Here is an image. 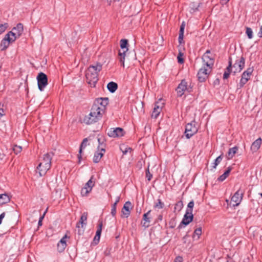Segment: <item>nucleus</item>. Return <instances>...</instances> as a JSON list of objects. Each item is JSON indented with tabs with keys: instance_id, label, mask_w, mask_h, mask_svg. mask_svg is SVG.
Wrapping results in <instances>:
<instances>
[{
	"instance_id": "obj_9",
	"label": "nucleus",
	"mask_w": 262,
	"mask_h": 262,
	"mask_svg": "<svg viewBox=\"0 0 262 262\" xmlns=\"http://www.w3.org/2000/svg\"><path fill=\"white\" fill-rule=\"evenodd\" d=\"M36 79L39 90L40 91H43L45 87L48 85L47 76L45 73L40 72L37 76Z\"/></svg>"
},
{
	"instance_id": "obj_3",
	"label": "nucleus",
	"mask_w": 262,
	"mask_h": 262,
	"mask_svg": "<svg viewBox=\"0 0 262 262\" xmlns=\"http://www.w3.org/2000/svg\"><path fill=\"white\" fill-rule=\"evenodd\" d=\"M95 106H92L90 114L85 116L83 119V122L86 124H92L100 120L102 115L98 112Z\"/></svg>"
},
{
	"instance_id": "obj_42",
	"label": "nucleus",
	"mask_w": 262,
	"mask_h": 262,
	"mask_svg": "<svg viewBox=\"0 0 262 262\" xmlns=\"http://www.w3.org/2000/svg\"><path fill=\"white\" fill-rule=\"evenodd\" d=\"M201 3L196 4L194 2L191 3L190 5L192 9L196 11L198 10L199 7H200Z\"/></svg>"
},
{
	"instance_id": "obj_24",
	"label": "nucleus",
	"mask_w": 262,
	"mask_h": 262,
	"mask_svg": "<svg viewBox=\"0 0 262 262\" xmlns=\"http://www.w3.org/2000/svg\"><path fill=\"white\" fill-rule=\"evenodd\" d=\"M88 217V213L83 212L80 219L78 223L76 224V228H79V226H81V227H83L84 226L86 225V220Z\"/></svg>"
},
{
	"instance_id": "obj_30",
	"label": "nucleus",
	"mask_w": 262,
	"mask_h": 262,
	"mask_svg": "<svg viewBox=\"0 0 262 262\" xmlns=\"http://www.w3.org/2000/svg\"><path fill=\"white\" fill-rule=\"evenodd\" d=\"M107 88L111 93H114L118 88V84L112 81L107 84Z\"/></svg>"
},
{
	"instance_id": "obj_12",
	"label": "nucleus",
	"mask_w": 262,
	"mask_h": 262,
	"mask_svg": "<svg viewBox=\"0 0 262 262\" xmlns=\"http://www.w3.org/2000/svg\"><path fill=\"white\" fill-rule=\"evenodd\" d=\"M93 176L86 183L84 186L81 188V194L82 196H87L92 191L93 187L95 185V182L92 181Z\"/></svg>"
},
{
	"instance_id": "obj_11",
	"label": "nucleus",
	"mask_w": 262,
	"mask_h": 262,
	"mask_svg": "<svg viewBox=\"0 0 262 262\" xmlns=\"http://www.w3.org/2000/svg\"><path fill=\"white\" fill-rule=\"evenodd\" d=\"M15 40V37H11L8 34H6L0 43L1 51L6 50L9 46V45L13 42Z\"/></svg>"
},
{
	"instance_id": "obj_61",
	"label": "nucleus",
	"mask_w": 262,
	"mask_h": 262,
	"mask_svg": "<svg viewBox=\"0 0 262 262\" xmlns=\"http://www.w3.org/2000/svg\"><path fill=\"white\" fill-rule=\"evenodd\" d=\"M222 1L224 2L225 4L227 3L229 1V0H222Z\"/></svg>"
},
{
	"instance_id": "obj_31",
	"label": "nucleus",
	"mask_w": 262,
	"mask_h": 262,
	"mask_svg": "<svg viewBox=\"0 0 262 262\" xmlns=\"http://www.w3.org/2000/svg\"><path fill=\"white\" fill-rule=\"evenodd\" d=\"M231 169L232 168L231 167H228L227 169L224 172V173L223 174H222L218 178L217 180L221 182L224 181L229 176Z\"/></svg>"
},
{
	"instance_id": "obj_36",
	"label": "nucleus",
	"mask_w": 262,
	"mask_h": 262,
	"mask_svg": "<svg viewBox=\"0 0 262 262\" xmlns=\"http://www.w3.org/2000/svg\"><path fill=\"white\" fill-rule=\"evenodd\" d=\"M246 34H247L249 39H251L253 38V31L251 28L247 27Z\"/></svg>"
},
{
	"instance_id": "obj_6",
	"label": "nucleus",
	"mask_w": 262,
	"mask_h": 262,
	"mask_svg": "<svg viewBox=\"0 0 262 262\" xmlns=\"http://www.w3.org/2000/svg\"><path fill=\"white\" fill-rule=\"evenodd\" d=\"M196 125V123L195 121H192L186 124L185 134L187 139H190L198 132V128Z\"/></svg>"
},
{
	"instance_id": "obj_5",
	"label": "nucleus",
	"mask_w": 262,
	"mask_h": 262,
	"mask_svg": "<svg viewBox=\"0 0 262 262\" xmlns=\"http://www.w3.org/2000/svg\"><path fill=\"white\" fill-rule=\"evenodd\" d=\"M128 40L126 39H122L120 40V47L121 50L119 51L118 55L119 56V61L121 63V66L124 67V60L126 56V53L128 50Z\"/></svg>"
},
{
	"instance_id": "obj_41",
	"label": "nucleus",
	"mask_w": 262,
	"mask_h": 262,
	"mask_svg": "<svg viewBox=\"0 0 262 262\" xmlns=\"http://www.w3.org/2000/svg\"><path fill=\"white\" fill-rule=\"evenodd\" d=\"M201 234H202V228L201 227L198 228L194 230V233H193V237H194L195 235H197L198 238H199L200 236L201 235Z\"/></svg>"
},
{
	"instance_id": "obj_43",
	"label": "nucleus",
	"mask_w": 262,
	"mask_h": 262,
	"mask_svg": "<svg viewBox=\"0 0 262 262\" xmlns=\"http://www.w3.org/2000/svg\"><path fill=\"white\" fill-rule=\"evenodd\" d=\"M116 208L117 205H116V203H114L112 206L111 209V214L113 216H115L116 214Z\"/></svg>"
},
{
	"instance_id": "obj_7",
	"label": "nucleus",
	"mask_w": 262,
	"mask_h": 262,
	"mask_svg": "<svg viewBox=\"0 0 262 262\" xmlns=\"http://www.w3.org/2000/svg\"><path fill=\"white\" fill-rule=\"evenodd\" d=\"M211 67L203 65V67L199 70L198 73V78L200 82H204L208 78L209 74L212 71Z\"/></svg>"
},
{
	"instance_id": "obj_2",
	"label": "nucleus",
	"mask_w": 262,
	"mask_h": 262,
	"mask_svg": "<svg viewBox=\"0 0 262 262\" xmlns=\"http://www.w3.org/2000/svg\"><path fill=\"white\" fill-rule=\"evenodd\" d=\"M54 156L53 152L44 154L41 162L38 164L37 168L39 171L40 176H44L49 170L51 166V160Z\"/></svg>"
},
{
	"instance_id": "obj_23",
	"label": "nucleus",
	"mask_w": 262,
	"mask_h": 262,
	"mask_svg": "<svg viewBox=\"0 0 262 262\" xmlns=\"http://www.w3.org/2000/svg\"><path fill=\"white\" fill-rule=\"evenodd\" d=\"M163 104V103H162V105L160 106L158 105V102H156L155 103V107L154 108V110L151 114L152 118H154L155 119L158 118L159 115L160 114V113L161 111Z\"/></svg>"
},
{
	"instance_id": "obj_29",
	"label": "nucleus",
	"mask_w": 262,
	"mask_h": 262,
	"mask_svg": "<svg viewBox=\"0 0 262 262\" xmlns=\"http://www.w3.org/2000/svg\"><path fill=\"white\" fill-rule=\"evenodd\" d=\"M238 150V147L237 146H234L232 148H230L227 154V158L228 159H232Z\"/></svg>"
},
{
	"instance_id": "obj_4",
	"label": "nucleus",
	"mask_w": 262,
	"mask_h": 262,
	"mask_svg": "<svg viewBox=\"0 0 262 262\" xmlns=\"http://www.w3.org/2000/svg\"><path fill=\"white\" fill-rule=\"evenodd\" d=\"M108 103V99L107 98H99L95 101L92 106H95L97 111L103 115Z\"/></svg>"
},
{
	"instance_id": "obj_26",
	"label": "nucleus",
	"mask_w": 262,
	"mask_h": 262,
	"mask_svg": "<svg viewBox=\"0 0 262 262\" xmlns=\"http://www.w3.org/2000/svg\"><path fill=\"white\" fill-rule=\"evenodd\" d=\"M88 141V139L86 138L83 140L82 142L81 143V145H80V146L79 148V154L78 155V156H77L78 160H79V162H80V161L82 159L81 152H82V149L85 148V147L87 146Z\"/></svg>"
},
{
	"instance_id": "obj_18",
	"label": "nucleus",
	"mask_w": 262,
	"mask_h": 262,
	"mask_svg": "<svg viewBox=\"0 0 262 262\" xmlns=\"http://www.w3.org/2000/svg\"><path fill=\"white\" fill-rule=\"evenodd\" d=\"M245 59L243 57L237 59L233 64V68L235 69L233 73L235 74L237 72H240L245 67Z\"/></svg>"
},
{
	"instance_id": "obj_48",
	"label": "nucleus",
	"mask_w": 262,
	"mask_h": 262,
	"mask_svg": "<svg viewBox=\"0 0 262 262\" xmlns=\"http://www.w3.org/2000/svg\"><path fill=\"white\" fill-rule=\"evenodd\" d=\"M77 228V233L79 235L83 234L84 229L83 227H81V226H79V228Z\"/></svg>"
},
{
	"instance_id": "obj_21",
	"label": "nucleus",
	"mask_w": 262,
	"mask_h": 262,
	"mask_svg": "<svg viewBox=\"0 0 262 262\" xmlns=\"http://www.w3.org/2000/svg\"><path fill=\"white\" fill-rule=\"evenodd\" d=\"M67 238L68 236L66 234L57 244V248L59 252H62L66 249L67 246L66 241Z\"/></svg>"
},
{
	"instance_id": "obj_55",
	"label": "nucleus",
	"mask_w": 262,
	"mask_h": 262,
	"mask_svg": "<svg viewBox=\"0 0 262 262\" xmlns=\"http://www.w3.org/2000/svg\"><path fill=\"white\" fill-rule=\"evenodd\" d=\"M4 110L3 108H0V118L4 115Z\"/></svg>"
},
{
	"instance_id": "obj_14",
	"label": "nucleus",
	"mask_w": 262,
	"mask_h": 262,
	"mask_svg": "<svg viewBox=\"0 0 262 262\" xmlns=\"http://www.w3.org/2000/svg\"><path fill=\"white\" fill-rule=\"evenodd\" d=\"M125 132L121 127L111 128L107 133V135L110 137H121L124 136Z\"/></svg>"
},
{
	"instance_id": "obj_19",
	"label": "nucleus",
	"mask_w": 262,
	"mask_h": 262,
	"mask_svg": "<svg viewBox=\"0 0 262 262\" xmlns=\"http://www.w3.org/2000/svg\"><path fill=\"white\" fill-rule=\"evenodd\" d=\"M132 204L129 201L126 202L123 205L122 209V217H128L130 214V208Z\"/></svg>"
},
{
	"instance_id": "obj_16",
	"label": "nucleus",
	"mask_w": 262,
	"mask_h": 262,
	"mask_svg": "<svg viewBox=\"0 0 262 262\" xmlns=\"http://www.w3.org/2000/svg\"><path fill=\"white\" fill-rule=\"evenodd\" d=\"M253 72L252 68H248L246 71H244L242 75V77L239 82V86L241 88L244 86V85L250 79V76Z\"/></svg>"
},
{
	"instance_id": "obj_32",
	"label": "nucleus",
	"mask_w": 262,
	"mask_h": 262,
	"mask_svg": "<svg viewBox=\"0 0 262 262\" xmlns=\"http://www.w3.org/2000/svg\"><path fill=\"white\" fill-rule=\"evenodd\" d=\"M120 149L122 151L123 155H126L128 152H131L132 151V149L130 147L124 145L121 146Z\"/></svg>"
},
{
	"instance_id": "obj_34",
	"label": "nucleus",
	"mask_w": 262,
	"mask_h": 262,
	"mask_svg": "<svg viewBox=\"0 0 262 262\" xmlns=\"http://www.w3.org/2000/svg\"><path fill=\"white\" fill-rule=\"evenodd\" d=\"M154 206L155 208L161 209L164 207V204L160 199H158L157 202L155 203Z\"/></svg>"
},
{
	"instance_id": "obj_62",
	"label": "nucleus",
	"mask_w": 262,
	"mask_h": 262,
	"mask_svg": "<svg viewBox=\"0 0 262 262\" xmlns=\"http://www.w3.org/2000/svg\"><path fill=\"white\" fill-rule=\"evenodd\" d=\"M138 212H139V213H141V210H140V211H139V210H138Z\"/></svg>"
},
{
	"instance_id": "obj_10",
	"label": "nucleus",
	"mask_w": 262,
	"mask_h": 262,
	"mask_svg": "<svg viewBox=\"0 0 262 262\" xmlns=\"http://www.w3.org/2000/svg\"><path fill=\"white\" fill-rule=\"evenodd\" d=\"M210 54V51L209 50H207L202 56V59L203 62V65L212 68L214 64V59Z\"/></svg>"
},
{
	"instance_id": "obj_22",
	"label": "nucleus",
	"mask_w": 262,
	"mask_h": 262,
	"mask_svg": "<svg viewBox=\"0 0 262 262\" xmlns=\"http://www.w3.org/2000/svg\"><path fill=\"white\" fill-rule=\"evenodd\" d=\"M150 212L151 210H149L146 213H144L143 215L141 224L142 226L145 228H148L150 225L149 224L150 223V217H149V215Z\"/></svg>"
},
{
	"instance_id": "obj_44",
	"label": "nucleus",
	"mask_w": 262,
	"mask_h": 262,
	"mask_svg": "<svg viewBox=\"0 0 262 262\" xmlns=\"http://www.w3.org/2000/svg\"><path fill=\"white\" fill-rule=\"evenodd\" d=\"M146 177L148 181H150L152 177V175L150 173L148 168L146 170Z\"/></svg>"
},
{
	"instance_id": "obj_35",
	"label": "nucleus",
	"mask_w": 262,
	"mask_h": 262,
	"mask_svg": "<svg viewBox=\"0 0 262 262\" xmlns=\"http://www.w3.org/2000/svg\"><path fill=\"white\" fill-rule=\"evenodd\" d=\"M222 159H223L222 155L217 157L213 163V168L215 169L216 166L219 164V163H220V162H221Z\"/></svg>"
},
{
	"instance_id": "obj_54",
	"label": "nucleus",
	"mask_w": 262,
	"mask_h": 262,
	"mask_svg": "<svg viewBox=\"0 0 262 262\" xmlns=\"http://www.w3.org/2000/svg\"><path fill=\"white\" fill-rule=\"evenodd\" d=\"M105 2H106L108 5H111V3L113 2H115L116 0H104Z\"/></svg>"
},
{
	"instance_id": "obj_60",
	"label": "nucleus",
	"mask_w": 262,
	"mask_h": 262,
	"mask_svg": "<svg viewBox=\"0 0 262 262\" xmlns=\"http://www.w3.org/2000/svg\"><path fill=\"white\" fill-rule=\"evenodd\" d=\"M97 140H98V142H99V144H101V141L102 140L101 138H99V137H98V138H97Z\"/></svg>"
},
{
	"instance_id": "obj_40",
	"label": "nucleus",
	"mask_w": 262,
	"mask_h": 262,
	"mask_svg": "<svg viewBox=\"0 0 262 262\" xmlns=\"http://www.w3.org/2000/svg\"><path fill=\"white\" fill-rule=\"evenodd\" d=\"M13 150L15 154H18L20 153L22 150V147L20 146L14 145Z\"/></svg>"
},
{
	"instance_id": "obj_20",
	"label": "nucleus",
	"mask_w": 262,
	"mask_h": 262,
	"mask_svg": "<svg viewBox=\"0 0 262 262\" xmlns=\"http://www.w3.org/2000/svg\"><path fill=\"white\" fill-rule=\"evenodd\" d=\"M99 149V146L98 147V149ZM105 152V150L104 147H101L100 151L98 150V151H97L94 154L93 157V162L95 163H98L104 155Z\"/></svg>"
},
{
	"instance_id": "obj_58",
	"label": "nucleus",
	"mask_w": 262,
	"mask_h": 262,
	"mask_svg": "<svg viewBox=\"0 0 262 262\" xmlns=\"http://www.w3.org/2000/svg\"><path fill=\"white\" fill-rule=\"evenodd\" d=\"M46 212V211L45 212V213H43V214L42 216H40L39 220H40L41 222L42 221V220L44 218V216H45Z\"/></svg>"
},
{
	"instance_id": "obj_28",
	"label": "nucleus",
	"mask_w": 262,
	"mask_h": 262,
	"mask_svg": "<svg viewBox=\"0 0 262 262\" xmlns=\"http://www.w3.org/2000/svg\"><path fill=\"white\" fill-rule=\"evenodd\" d=\"M231 68H232V61L231 59L230 58L229 61V65L226 68V71H225L223 75V79H227L230 75V73L231 72Z\"/></svg>"
},
{
	"instance_id": "obj_46",
	"label": "nucleus",
	"mask_w": 262,
	"mask_h": 262,
	"mask_svg": "<svg viewBox=\"0 0 262 262\" xmlns=\"http://www.w3.org/2000/svg\"><path fill=\"white\" fill-rule=\"evenodd\" d=\"M183 55V54L181 52H180L179 53V55L177 57V59H178V62L179 63H183L184 62V59L182 58Z\"/></svg>"
},
{
	"instance_id": "obj_15",
	"label": "nucleus",
	"mask_w": 262,
	"mask_h": 262,
	"mask_svg": "<svg viewBox=\"0 0 262 262\" xmlns=\"http://www.w3.org/2000/svg\"><path fill=\"white\" fill-rule=\"evenodd\" d=\"M244 191L239 189L233 195L231 198V202L234 203L233 204L234 207L238 206L243 198Z\"/></svg>"
},
{
	"instance_id": "obj_59",
	"label": "nucleus",
	"mask_w": 262,
	"mask_h": 262,
	"mask_svg": "<svg viewBox=\"0 0 262 262\" xmlns=\"http://www.w3.org/2000/svg\"><path fill=\"white\" fill-rule=\"evenodd\" d=\"M38 227L41 226L42 225V222L40 220L38 221Z\"/></svg>"
},
{
	"instance_id": "obj_51",
	"label": "nucleus",
	"mask_w": 262,
	"mask_h": 262,
	"mask_svg": "<svg viewBox=\"0 0 262 262\" xmlns=\"http://www.w3.org/2000/svg\"><path fill=\"white\" fill-rule=\"evenodd\" d=\"M185 26V23L183 22L180 26V29L179 32H182H182H184Z\"/></svg>"
},
{
	"instance_id": "obj_47",
	"label": "nucleus",
	"mask_w": 262,
	"mask_h": 262,
	"mask_svg": "<svg viewBox=\"0 0 262 262\" xmlns=\"http://www.w3.org/2000/svg\"><path fill=\"white\" fill-rule=\"evenodd\" d=\"M170 228H173L176 225V222L175 219H171L169 222Z\"/></svg>"
},
{
	"instance_id": "obj_50",
	"label": "nucleus",
	"mask_w": 262,
	"mask_h": 262,
	"mask_svg": "<svg viewBox=\"0 0 262 262\" xmlns=\"http://www.w3.org/2000/svg\"><path fill=\"white\" fill-rule=\"evenodd\" d=\"M183 258L181 256H177L174 259V262H182Z\"/></svg>"
},
{
	"instance_id": "obj_17",
	"label": "nucleus",
	"mask_w": 262,
	"mask_h": 262,
	"mask_svg": "<svg viewBox=\"0 0 262 262\" xmlns=\"http://www.w3.org/2000/svg\"><path fill=\"white\" fill-rule=\"evenodd\" d=\"M193 217V215L192 214V212L186 211L181 223L178 226V228L181 229L182 227V225L185 226L188 225L191 222H192Z\"/></svg>"
},
{
	"instance_id": "obj_33",
	"label": "nucleus",
	"mask_w": 262,
	"mask_h": 262,
	"mask_svg": "<svg viewBox=\"0 0 262 262\" xmlns=\"http://www.w3.org/2000/svg\"><path fill=\"white\" fill-rule=\"evenodd\" d=\"M183 207V203L182 201H178L174 206V210L178 212L180 211Z\"/></svg>"
},
{
	"instance_id": "obj_45",
	"label": "nucleus",
	"mask_w": 262,
	"mask_h": 262,
	"mask_svg": "<svg viewBox=\"0 0 262 262\" xmlns=\"http://www.w3.org/2000/svg\"><path fill=\"white\" fill-rule=\"evenodd\" d=\"M183 38H184V32H182V31L179 32L178 39H179V42L180 44H181L183 42H184Z\"/></svg>"
},
{
	"instance_id": "obj_8",
	"label": "nucleus",
	"mask_w": 262,
	"mask_h": 262,
	"mask_svg": "<svg viewBox=\"0 0 262 262\" xmlns=\"http://www.w3.org/2000/svg\"><path fill=\"white\" fill-rule=\"evenodd\" d=\"M176 90L177 96L178 97H182L186 91L190 92L191 91V88L188 86L187 82L186 80L183 79L181 81L180 83L179 84Z\"/></svg>"
},
{
	"instance_id": "obj_57",
	"label": "nucleus",
	"mask_w": 262,
	"mask_h": 262,
	"mask_svg": "<svg viewBox=\"0 0 262 262\" xmlns=\"http://www.w3.org/2000/svg\"><path fill=\"white\" fill-rule=\"evenodd\" d=\"M119 201H120V196H117L116 198V201L114 203H116V205H117V203L119 202Z\"/></svg>"
},
{
	"instance_id": "obj_49",
	"label": "nucleus",
	"mask_w": 262,
	"mask_h": 262,
	"mask_svg": "<svg viewBox=\"0 0 262 262\" xmlns=\"http://www.w3.org/2000/svg\"><path fill=\"white\" fill-rule=\"evenodd\" d=\"M100 236H97L96 235L94 238L93 242L96 245L97 244L100 240Z\"/></svg>"
},
{
	"instance_id": "obj_63",
	"label": "nucleus",
	"mask_w": 262,
	"mask_h": 262,
	"mask_svg": "<svg viewBox=\"0 0 262 262\" xmlns=\"http://www.w3.org/2000/svg\"><path fill=\"white\" fill-rule=\"evenodd\" d=\"M138 212H139V213H141V210H140V211H139V210H138Z\"/></svg>"
},
{
	"instance_id": "obj_64",
	"label": "nucleus",
	"mask_w": 262,
	"mask_h": 262,
	"mask_svg": "<svg viewBox=\"0 0 262 262\" xmlns=\"http://www.w3.org/2000/svg\"><path fill=\"white\" fill-rule=\"evenodd\" d=\"M260 196H261V198H262V193H260Z\"/></svg>"
},
{
	"instance_id": "obj_37",
	"label": "nucleus",
	"mask_w": 262,
	"mask_h": 262,
	"mask_svg": "<svg viewBox=\"0 0 262 262\" xmlns=\"http://www.w3.org/2000/svg\"><path fill=\"white\" fill-rule=\"evenodd\" d=\"M102 222H99L98 226V229H97V230L96 233V235L98 237L100 236V235H101V231H102Z\"/></svg>"
},
{
	"instance_id": "obj_38",
	"label": "nucleus",
	"mask_w": 262,
	"mask_h": 262,
	"mask_svg": "<svg viewBox=\"0 0 262 262\" xmlns=\"http://www.w3.org/2000/svg\"><path fill=\"white\" fill-rule=\"evenodd\" d=\"M8 27V24L7 23L0 24V34L4 32Z\"/></svg>"
},
{
	"instance_id": "obj_1",
	"label": "nucleus",
	"mask_w": 262,
	"mask_h": 262,
	"mask_svg": "<svg viewBox=\"0 0 262 262\" xmlns=\"http://www.w3.org/2000/svg\"><path fill=\"white\" fill-rule=\"evenodd\" d=\"M102 70V65L97 63L96 66H90L86 71L85 77L87 82L95 87L98 80V73Z\"/></svg>"
},
{
	"instance_id": "obj_27",
	"label": "nucleus",
	"mask_w": 262,
	"mask_h": 262,
	"mask_svg": "<svg viewBox=\"0 0 262 262\" xmlns=\"http://www.w3.org/2000/svg\"><path fill=\"white\" fill-rule=\"evenodd\" d=\"M11 198L7 193L0 194V205L7 204L10 201Z\"/></svg>"
},
{
	"instance_id": "obj_13",
	"label": "nucleus",
	"mask_w": 262,
	"mask_h": 262,
	"mask_svg": "<svg viewBox=\"0 0 262 262\" xmlns=\"http://www.w3.org/2000/svg\"><path fill=\"white\" fill-rule=\"evenodd\" d=\"M23 30V25L21 23H19L16 27L12 29V31H9L7 34L11 37H15L16 40L21 35Z\"/></svg>"
},
{
	"instance_id": "obj_52",
	"label": "nucleus",
	"mask_w": 262,
	"mask_h": 262,
	"mask_svg": "<svg viewBox=\"0 0 262 262\" xmlns=\"http://www.w3.org/2000/svg\"><path fill=\"white\" fill-rule=\"evenodd\" d=\"M5 216V212H3L1 214V215H0V225L2 224V220L4 218Z\"/></svg>"
},
{
	"instance_id": "obj_53",
	"label": "nucleus",
	"mask_w": 262,
	"mask_h": 262,
	"mask_svg": "<svg viewBox=\"0 0 262 262\" xmlns=\"http://www.w3.org/2000/svg\"><path fill=\"white\" fill-rule=\"evenodd\" d=\"M258 36L259 37H262V25L261 27H260V31L258 32Z\"/></svg>"
},
{
	"instance_id": "obj_39",
	"label": "nucleus",
	"mask_w": 262,
	"mask_h": 262,
	"mask_svg": "<svg viewBox=\"0 0 262 262\" xmlns=\"http://www.w3.org/2000/svg\"><path fill=\"white\" fill-rule=\"evenodd\" d=\"M194 207V202L193 201H190L187 205V208L186 209V211H189L192 212L193 211V208Z\"/></svg>"
},
{
	"instance_id": "obj_56",
	"label": "nucleus",
	"mask_w": 262,
	"mask_h": 262,
	"mask_svg": "<svg viewBox=\"0 0 262 262\" xmlns=\"http://www.w3.org/2000/svg\"><path fill=\"white\" fill-rule=\"evenodd\" d=\"M158 220L161 221L163 220V215L162 214L159 215L158 216Z\"/></svg>"
},
{
	"instance_id": "obj_25",
	"label": "nucleus",
	"mask_w": 262,
	"mask_h": 262,
	"mask_svg": "<svg viewBox=\"0 0 262 262\" xmlns=\"http://www.w3.org/2000/svg\"><path fill=\"white\" fill-rule=\"evenodd\" d=\"M261 139L260 138H258L255 141H254L251 146V150L253 152H256L258 150V149L260 148L261 144Z\"/></svg>"
}]
</instances>
